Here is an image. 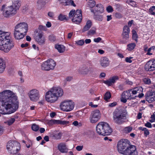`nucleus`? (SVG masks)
Instances as JSON below:
<instances>
[{
    "label": "nucleus",
    "mask_w": 155,
    "mask_h": 155,
    "mask_svg": "<svg viewBox=\"0 0 155 155\" xmlns=\"http://www.w3.org/2000/svg\"><path fill=\"white\" fill-rule=\"evenodd\" d=\"M2 97L0 109L2 114H10L15 112L18 107V102L17 97L11 91L6 90L0 94Z\"/></svg>",
    "instance_id": "nucleus-1"
},
{
    "label": "nucleus",
    "mask_w": 155,
    "mask_h": 155,
    "mask_svg": "<svg viewBox=\"0 0 155 155\" xmlns=\"http://www.w3.org/2000/svg\"><path fill=\"white\" fill-rule=\"evenodd\" d=\"M11 33L0 31V50L8 52L14 46L13 41L11 40Z\"/></svg>",
    "instance_id": "nucleus-2"
},
{
    "label": "nucleus",
    "mask_w": 155,
    "mask_h": 155,
    "mask_svg": "<svg viewBox=\"0 0 155 155\" xmlns=\"http://www.w3.org/2000/svg\"><path fill=\"white\" fill-rule=\"evenodd\" d=\"M63 94V90L59 87H53L45 94V99L48 102L54 103Z\"/></svg>",
    "instance_id": "nucleus-3"
},
{
    "label": "nucleus",
    "mask_w": 155,
    "mask_h": 155,
    "mask_svg": "<svg viewBox=\"0 0 155 155\" xmlns=\"http://www.w3.org/2000/svg\"><path fill=\"white\" fill-rule=\"evenodd\" d=\"M21 4L18 1L14 2L13 5L5 8V5H3L2 8L3 11V15L6 18H8L13 15L16 13L17 10L19 9Z\"/></svg>",
    "instance_id": "nucleus-4"
},
{
    "label": "nucleus",
    "mask_w": 155,
    "mask_h": 155,
    "mask_svg": "<svg viewBox=\"0 0 155 155\" xmlns=\"http://www.w3.org/2000/svg\"><path fill=\"white\" fill-rule=\"evenodd\" d=\"M96 130L99 135L104 136L110 135L112 132L109 124L104 122H100L97 125Z\"/></svg>",
    "instance_id": "nucleus-5"
},
{
    "label": "nucleus",
    "mask_w": 155,
    "mask_h": 155,
    "mask_svg": "<svg viewBox=\"0 0 155 155\" xmlns=\"http://www.w3.org/2000/svg\"><path fill=\"white\" fill-rule=\"evenodd\" d=\"M127 114L126 110H115L113 113V119L114 122L121 124L125 122Z\"/></svg>",
    "instance_id": "nucleus-6"
},
{
    "label": "nucleus",
    "mask_w": 155,
    "mask_h": 155,
    "mask_svg": "<svg viewBox=\"0 0 155 155\" xmlns=\"http://www.w3.org/2000/svg\"><path fill=\"white\" fill-rule=\"evenodd\" d=\"M74 103L71 101H64L62 102L60 105V108L62 110L65 112H69L74 108Z\"/></svg>",
    "instance_id": "nucleus-7"
},
{
    "label": "nucleus",
    "mask_w": 155,
    "mask_h": 155,
    "mask_svg": "<svg viewBox=\"0 0 155 155\" xmlns=\"http://www.w3.org/2000/svg\"><path fill=\"white\" fill-rule=\"evenodd\" d=\"M130 141L126 139H122L119 141L117 144V148L118 152L123 154L124 149L126 148L129 147L130 145Z\"/></svg>",
    "instance_id": "nucleus-8"
},
{
    "label": "nucleus",
    "mask_w": 155,
    "mask_h": 155,
    "mask_svg": "<svg viewBox=\"0 0 155 155\" xmlns=\"http://www.w3.org/2000/svg\"><path fill=\"white\" fill-rule=\"evenodd\" d=\"M101 114L99 110H95L92 111L89 117L90 122L91 123H95L100 119Z\"/></svg>",
    "instance_id": "nucleus-9"
},
{
    "label": "nucleus",
    "mask_w": 155,
    "mask_h": 155,
    "mask_svg": "<svg viewBox=\"0 0 155 155\" xmlns=\"http://www.w3.org/2000/svg\"><path fill=\"white\" fill-rule=\"evenodd\" d=\"M28 95L30 100L33 101H36L40 97L39 91L36 89L30 90L28 93Z\"/></svg>",
    "instance_id": "nucleus-10"
},
{
    "label": "nucleus",
    "mask_w": 155,
    "mask_h": 155,
    "mask_svg": "<svg viewBox=\"0 0 155 155\" xmlns=\"http://www.w3.org/2000/svg\"><path fill=\"white\" fill-rule=\"evenodd\" d=\"M82 12L81 9L76 10L72 21L73 22L77 24H79L82 20Z\"/></svg>",
    "instance_id": "nucleus-11"
},
{
    "label": "nucleus",
    "mask_w": 155,
    "mask_h": 155,
    "mask_svg": "<svg viewBox=\"0 0 155 155\" xmlns=\"http://www.w3.org/2000/svg\"><path fill=\"white\" fill-rule=\"evenodd\" d=\"M34 38L35 41L40 45H42L45 44V39L44 35V33L39 31L37 34L35 35Z\"/></svg>",
    "instance_id": "nucleus-12"
},
{
    "label": "nucleus",
    "mask_w": 155,
    "mask_h": 155,
    "mask_svg": "<svg viewBox=\"0 0 155 155\" xmlns=\"http://www.w3.org/2000/svg\"><path fill=\"white\" fill-rule=\"evenodd\" d=\"M28 25L25 22H22L18 24L15 27V28L20 31L25 35H26L28 31Z\"/></svg>",
    "instance_id": "nucleus-13"
},
{
    "label": "nucleus",
    "mask_w": 155,
    "mask_h": 155,
    "mask_svg": "<svg viewBox=\"0 0 155 155\" xmlns=\"http://www.w3.org/2000/svg\"><path fill=\"white\" fill-rule=\"evenodd\" d=\"M124 155H137L136 147L133 145H130L127 147L124 151Z\"/></svg>",
    "instance_id": "nucleus-14"
},
{
    "label": "nucleus",
    "mask_w": 155,
    "mask_h": 155,
    "mask_svg": "<svg viewBox=\"0 0 155 155\" xmlns=\"http://www.w3.org/2000/svg\"><path fill=\"white\" fill-rule=\"evenodd\" d=\"M56 62L51 59H49L43 63L41 66L43 68H54Z\"/></svg>",
    "instance_id": "nucleus-15"
},
{
    "label": "nucleus",
    "mask_w": 155,
    "mask_h": 155,
    "mask_svg": "<svg viewBox=\"0 0 155 155\" xmlns=\"http://www.w3.org/2000/svg\"><path fill=\"white\" fill-rule=\"evenodd\" d=\"M145 97L146 100L149 103L155 101V92L147 91Z\"/></svg>",
    "instance_id": "nucleus-16"
},
{
    "label": "nucleus",
    "mask_w": 155,
    "mask_h": 155,
    "mask_svg": "<svg viewBox=\"0 0 155 155\" xmlns=\"http://www.w3.org/2000/svg\"><path fill=\"white\" fill-rule=\"evenodd\" d=\"M14 36L15 39L17 40H20L24 38L26 35L22 32L15 28L14 31Z\"/></svg>",
    "instance_id": "nucleus-17"
},
{
    "label": "nucleus",
    "mask_w": 155,
    "mask_h": 155,
    "mask_svg": "<svg viewBox=\"0 0 155 155\" xmlns=\"http://www.w3.org/2000/svg\"><path fill=\"white\" fill-rule=\"evenodd\" d=\"M138 87L135 88L134 90L131 89L128 90V94L130 100L135 98L136 96H134V95L136 94L137 93H139L138 92Z\"/></svg>",
    "instance_id": "nucleus-18"
},
{
    "label": "nucleus",
    "mask_w": 155,
    "mask_h": 155,
    "mask_svg": "<svg viewBox=\"0 0 155 155\" xmlns=\"http://www.w3.org/2000/svg\"><path fill=\"white\" fill-rule=\"evenodd\" d=\"M110 62L108 58L106 57L101 58L100 60V63L103 67H106L108 66Z\"/></svg>",
    "instance_id": "nucleus-19"
},
{
    "label": "nucleus",
    "mask_w": 155,
    "mask_h": 155,
    "mask_svg": "<svg viewBox=\"0 0 155 155\" xmlns=\"http://www.w3.org/2000/svg\"><path fill=\"white\" fill-rule=\"evenodd\" d=\"M14 146L12 150H10V153H16L20 149V143L16 141H14Z\"/></svg>",
    "instance_id": "nucleus-20"
},
{
    "label": "nucleus",
    "mask_w": 155,
    "mask_h": 155,
    "mask_svg": "<svg viewBox=\"0 0 155 155\" xmlns=\"http://www.w3.org/2000/svg\"><path fill=\"white\" fill-rule=\"evenodd\" d=\"M91 12L94 13L95 12H99L102 13L104 11V7L101 4H97L94 9H91Z\"/></svg>",
    "instance_id": "nucleus-21"
},
{
    "label": "nucleus",
    "mask_w": 155,
    "mask_h": 155,
    "mask_svg": "<svg viewBox=\"0 0 155 155\" xmlns=\"http://www.w3.org/2000/svg\"><path fill=\"white\" fill-rule=\"evenodd\" d=\"M118 77L117 76H114L112 77L109 80L106 81H103V82L108 86H111L113 83H114L115 82V81L118 80Z\"/></svg>",
    "instance_id": "nucleus-22"
},
{
    "label": "nucleus",
    "mask_w": 155,
    "mask_h": 155,
    "mask_svg": "<svg viewBox=\"0 0 155 155\" xmlns=\"http://www.w3.org/2000/svg\"><path fill=\"white\" fill-rule=\"evenodd\" d=\"M127 100H130L128 90L123 92L120 98V101L124 103H125L127 101Z\"/></svg>",
    "instance_id": "nucleus-23"
},
{
    "label": "nucleus",
    "mask_w": 155,
    "mask_h": 155,
    "mask_svg": "<svg viewBox=\"0 0 155 155\" xmlns=\"http://www.w3.org/2000/svg\"><path fill=\"white\" fill-rule=\"evenodd\" d=\"M58 148L61 153H67L68 152V149L66 147V145L65 143H61L59 144L58 146Z\"/></svg>",
    "instance_id": "nucleus-24"
},
{
    "label": "nucleus",
    "mask_w": 155,
    "mask_h": 155,
    "mask_svg": "<svg viewBox=\"0 0 155 155\" xmlns=\"http://www.w3.org/2000/svg\"><path fill=\"white\" fill-rule=\"evenodd\" d=\"M129 33H123L122 34V39L120 41L119 43L121 44H126L129 38Z\"/></svg>",
    "instance_id": "nucleus-25"
},
{
    "label": "nucleus",
    "mask_w": 155,
    "mask_h": 155,
    "mask_svg": "<svg viewBox=\"0 0 155 155\" xmlns=\"http://www.w3.org/2000/svg\"><path fill=\"white\" fill-rule=\"evenodd\" d=\"M144 68H155V60H150L145 65Z\"/></svg>",
    "instance_id": "nucleus-26"
},
{
    "label": "nucleus",
    "mask_w": 155,
    "mask_h": 155,
    "mask_svg": "<svg viewBox=\"0 0 155 155\" xmlns=\"http://www.w3.org/2000/svg\"><path fill=\"white\" fill-rule=\"evenodd\" d=\"M92 25V22L90 20H88L86 22V25L84 27L82 31L83 32L88 30Z\"/></svg>",
    "instance_id": "nucleus-27"
},
{
    "label": "nucleus",
    "mask_w": 155,
    "mask_h": 155,
    "mask_svg": "<svg viewBox=\"0 0 155 155\" xmlns=\"http://www.w3.org/2000/svg\"><path fill=\"white\" fill-rule=\"evenodd\" d=\"M55 48L57 49L58 51L60 53H63L65 51V48L64 46L61 45H56L55 46Z\"/></svg>",
    "instance_id": "nucleus-28"
},
{
    "label": "nucleus",
    "mask_w": 155,
    "mask_h": 155,
    "mask_svg": "<svg viewBox=\"0 0 155 155\" xmlns=\"http://www.w3.org/2000/svg\"><path fill=\"white\" fill-rule=\"evenodd\" d=\"M136 46L135 43H132L128 44L127 45V50L129 51H131L134 49Z\"/></svg>",
    "instance_id": "nucleus-29"
},
{
    "label": "nucleus",
    "mask_w": 155,
    "mask_h": 155,
    "mask_svg": "<svg viewBox=\"0 0 155 155\" xmlns=\"http://www.w3.org/2000/svg\"><path fill=\"white\" fill-rule=\"evenodd\" d=\"M14 141L13 142L9 141L8 142L7 145V149L9 152H10V150H12L14 146Z\"/></svg>",
    "instance_id": "nucleus-30"
},
{
    "label": "nucleus",
    "mask_w": 155,
    "mask_h": 155,
    "mask_svg": "<svg viewBox=\"0 0 155 155\" xmlns=\"http://www.w3.org/2000/svg\"><path fill=\"white\" fill-rule=\"evenodd\" d=\"M94 18L96 21H102L103 19V16L102 15H94Z\"/></svg>",
    "instance_id": "nucleus-31"
},
{
    "label": "nucleus",
    "mask_w": 155,
    "mask_h": 155,
    "mask_svg": "<svg viewBox=\"0 0 155 155\" xmlns=\"http://www.w3.org/2000/svg\"><path fill=\"white\" fill-rule=\"evenodd\" d=\"M69 0H58L60 3L64 6L69 5Z\"/></svg>",
    "instance_id": "nucleus-32"
},
{
    "label": "nucleus",
    "mask_w": 155,
    "mask_h": 155,
    "mask_svg": "<svg viewBox=\"0 0 155 155\" xmlns=\"http://www.w3.org/2000/svg\"><path fill=\"white\" fill-rule=\"evenodd\" d=\"M123 33H130V29L127 25H125L123 28Z\"/></svg>",
    "instance_id": "nucleus-33"
},
{
    "label": "nucleus",
    "mask_w": 155,
    "mask_h": 155,
    "mask_svg": "<svg viewBox=\"0 0 155 155\" xmlns=\"http://www.w3.org/2000/svg\"><path fill=\"white\" fill-rule=\"evenodd\" d=\"M96 29L95 28H92L88 32L87 34L88 35H92L96 34Z\"/></svg>",
    "instance_id": "nucleus-34"
},
{
    "label": "nucleus",
    "mask_w": 155,
    "mask_h": 155,
    "mask_svg": "<svg viewBox=\"0 0 155 155\" xmlns=\"http://www.w3.org/2000/svg\"><path fill=\"white\" fill-rule=\"evenodd\" d=\"M132 38L135 41H137L138 37L136 31L135 30L132 31Z\"/></svg>",
    "instance_id": "nucleus-35"
},
{
    "label": "nucleus",
    "mask_w": 155,
    "mask_h": 155,
    "mask_svg": "<svg viewBox=\"0 0 155 155\" xmlns=\"http://www.w3.org/2000/svg\"><path fill=\"white\" fill-rule=\"evenodd\" d=\"M6 64L5 60L0 58V68H5Z\"/></svg>",
    "instance_id": "nucleus-36"
},
{
    "label": "nucleus",
    "mask_w": 155,
    "mask_h": 155,
    "mask_svg": "<svg viewBox=\"0 0 155 155\" xmlns=\"http://www.w3.org/2000/svg\"><path fill=\"white\" fill-rule=\"evenodd\" d=\"M15 121V119L14 118H11L5 123L8 125H10L13 124Z\"/></svg>",
    "instance_id": "nucleus-37"
},
{
    "label": "nucleus",
    "mask_w": 155,
    "mask_h": 155,
    "mask_svg": "<svg viewBox=\"0 0 155 155\" xmlns=\"http://www.w3.org/2000/svg\"><path fill=\"white\" fill-rule=\"evenodd\" d=\"M155 10V6H152L151 7H150L149 10V12L150 14L155 15V12H153Z\"/></svg>",
    "instance_id": "nucleus-38"
},
{
    "label": "nucleus",
    "mask_w": 155,
    "mask_h": 155,
    "mask_svg": "<svg viewBox=\"0 0 155 155\" xmlns=\"http://www.w3.org/2000/svg\"><path fill=\"white\" fill-rule=\"evenodd\" d=\"M58 19L61 21H63L64 20H67L68 19L67 18L66 16L65 15H63L61 14H60L58 16Z\"/></svg>",
    "instance_id": "nucleus-39"
},
{
    "label": "nucleus",
    "mask_w": 155,
    "mask_h": 155,
    "mask_svg": "<svg viewBox=\"0 0 155 155\" xmlns=\"http://www.w3.org/2000/svg\"><path fill=\"white\" fill-rule=\"evenodd\" d=\"M58 121V124L63 125H66L68 124H70V123H71V122H69V121L62 120H59Z\"/></svg>",
    "instance_id": "nucleus-40"
},
{
    "label": "nucleus",
    "mask_w": 155,
    "mask_h": 155,
    "mask_svg": "<svg viewBox=\"0 0 155 155\" xmlns=\"http://www.w3.org/2000/svg\"><path fill=\"white\" fill-rule=\"evenodd\" d=\"M111 97L110 93L109 92H107L105 94L104 99L105 101H107Z\"/></svg>",
    "instance_id": "nucleus-41"
},
{
    "label": "nucleus",
    "mask_w": 155,
    "mask_h": 155,
    "mask_svg": "<svg viewBox=\"0 0 155 155\" xmlns=\"http://www.w3.org/2000/svg\"><path fill=\"white\" fill-rule=\"evenodd\" d=\"M31 128L33 131H37L38 130L39 127L38 125L35 124H33Z\"/></svg>",
    "instance_id": "nucleus-42"
},
{
    "label": "nucleus",
    "mask_w": 155,
    "mask_h": 155,
    "mask_svg": "<svg viewBox=\"0 0 155 155\" xmlns=\"http://www.w3.org/2000/svg\"><path fill=\"white\" fill-rule=\"evenodd\" d=\"M132 130V128L130 126L125 127L124 129V131L125 133H127L130 132Z\"/></svg>",
    "instance_id": "nucleus-43"
},
{
    "label": "nucleus",
    "mask_w": 155,
    "mask_h": 155,
    "mask_svg": "<svg viewBox=\"0 0 155 155\" xmlns=\"http://www.w3.org/2000/svg\"><path fill=\"white\" fill-rule=\"evenodd\" d=\"M48 39L51 41L54 42L56 41V37L54 35H52L49 36Z\"/></svg>",
    "instance_id": "nucleus-44"
},
{
    "label": "nucleus",
    "mask_w": 155,
    "mask_h": 155,
    "mask_svg": "<svg viewBox=\"0 0 155 155\" xmlns=\"http://www.w3.org/2000/svg\"><path fill=\"white\" fill-rule=\"evenodd\" d=\"M75 43L78 45L82 46L84 43V41L83 39L75 41Z\"/></svg>",
    "instance_id": "nucleus-45"
},
{
    "label": "nucleus",
    "mask_w": 155,
    "mask_h": 155,
    "mask_svg": "<svg viewBox=\"0 0 155 155\" xmlns=\"http://www.w3.org/2000/svg\"><path fill=\"white\" fill-rule=\"evenodd\" d=\"M79 71H80V73L81 74H84L87 73L88 71L86 68H80L79 70Z\"/></svg>",
    "instance_id": "nucleus-46"
},
{
    "label": "nucleus",
    "mask_w": 155,
    "mask_h": 155,
    "mask_svg": "<svg viewBox=\"0 0 155 155\" xmlns=\"http://www.w3.org/2000/svg\"><path fill=\"white\" fill-rule=\"evenodd\" d=\"M61 133H59L57 134H54L53 136L55 139L57 140H59L61 138Z\"/></svg>",
    "instance_id": "nucleus-47"
},
{
    "label": "nucleus",
    "mask_w": 155,
    "mask_h": 155,
    "mask_svg": "<svg viewBox=\"0 0 155 155\" xmlns=\"http://www.w3.org/2000/svg\"><path fill=\"white\" fill-rule=\"evenodd\" d=\"M96 5V2L94 1H93L91 2H89L88 4L89 7L90 8H92L95 6Z\"/></svg>",
    "instance_id": "nucleus-48"
},
{
    "label": "nucleus",
    "mask_w": 155,
    "mask_h": 155,
    "mask_svg": "<svg viewBox=\"0 0 155 155\" xmlns=\"http://www.w3.org/2000/svg\"><path fill=\"white\" fill-rule=\"evenodd\" d=\"M106 10L108 12H111L113 11V8L110 5H109L107 7Z\"/></svg>",
    "instance_id": "nucleus-49"
},
{
    "label": "nucleus",
    "mask_w": 155,
    "mask_h": 155,
    "mask_svg": "<svg viewBox=\"0 0 155 155\" xmlns=\"http://www.w3.org/2000/svg\"><path fill=\"white\" fill-rule=\"evenodd\" d=\"M75 13V10H72L70 11L69 14V16L70 18L71 17H72L73 16H74V15Z\"/></svg>",
    "instance_id": "nucleus-50"
},
{
    "label": "nucleus",
    "mask_w": 155,
    "mask_h": 155,
    "mask_svg": "<svg viewBox=\"0 0 155 155\" xmlns=\"http://www.w3.org/2000/svg\"><path fill=\"white\" fill-rule=\"evenodd\" d=\"M143 81L145 83L147 84H149L151 83V81L150 79L148 78H145Z\"/></svg>",
    "instance_id": "nucleus-51"
},
{
    "label": "nucleus",
    "mask_w": 155,
    "mask_h": 155,
    "mask_svg": "<svg viewBox=\"0 0 155 155\" xmlns=\"http://www.w3.org/2000/svg\"><path fill=\"white\" fill-rule=\"evenodd\" d=\"M115 17L118 18H122V14L120 13L117 12L115 14Z\"/></svg>",
    "instance_id": "nucleus-52"
},
{
    "label": "nucleus",
    "mask_w": 155,
    "mask_h": 155,
    "mask_svg": "<svg viewBox=\"0 0 155 155\" xmlns=\"http://www.w3.org/2000/svg\"><path fill=\"white\" fill-rule=\"evenodd\" d=\"M72 124L75 126H77L78 125L79 126H80L81 125V124L80 123H79L77 121H74L72 123Z\"/></svg>",
    "instance_id": "nucleus-53"
},
{
    "label": "nucleus",
    "mask_w": 155,
    "mask_h": 155,
    "mask_svg": "<svg viewBox=\"0 0 155 155\" xmlns=\"http://www.w3.org/2000/svg\"><path fill=\"white\" fill-rule=\"evenodd\" d=\"M72 79V77H68L64 80V82H65L67 81H70Z\"/></svg>",
    "instance_id": "nucleus-54"
},
{
    "label": "nucleus",
    "mask_w": 155,
    "mask_h": 155,
    "mask_svg": "<svg viewBox=\"0 0 155 155\" xmlns=\"http://www.w3.org/2000/svg\"><path fill=\"white\" fill-rule=\"evenodd\" d=\"M37 4L40 5H44L45 4V3L42 0H38L37 2Z\"/></svg>",
    "instance_id": "nucleus-55"
},
{
    "label": "nucleus",
    "mask_w": 155,
    "mask_h": 155,
    "mask_svg": "<svg viewBox=\"0 0 155 155\" xmlns=\"http://www.w3.org/2000/svg\"><path fill=\"white\" fill-rule=\"evenodd\" d=\"M38 28L41 30L45 31L46 29V28L45 26L40 25L39 26Z\"/></svg>",
    "instance_id": "nucleus-56"
},
{
    "label": "nucleus",
    "mask_w": 155,
    "mask_h": 155,
    "mask_svg": "<svg viewBox=\"0 0 155 155\" xmlns=\"http://www.w3.org/2000/svg\"><path fill=\"white\" fill-rule=\"evenodd\" d=\"M133 58L130 57V58H128L127 57H126L125 59V61L127 62H128L129 63H131L132 62V61L131 60V58Z\"/></svg>",
    "instance_id": "nucleus-57"
},
{
    "label": "nucleus",
    "mask_w": 155,
    "mask_h": 155,
    "mask_svg": "<svg viewBox=\"0 0 155 155\" xmlns=\"http://www.w3.org/2000/svg\"><path fill=\"white\" fill-rule=\"evenodd\" d=\"M102 39L100 37H98L97 38H95L94 39V41L95 42L98 43Z\"/></svg>",
    "instance_id": "nucleus-58"
},
{
    "label": "nucleus",
    "mask_w": 155,
    "mask_h": 155,
    "mask_svg": "<svg viewBox=\"0 0 155 155\" xmlns=\"http://www.w3.org/2000/svg\"><path fill=\"white\" fill-rule=\"evenodd\" d=\"M69 3H70L69 5L73 6L74 7L76 6V5L74 3V2L72 0H69Z\"/></svg>",
    "instance_id": "nucleus-59"
},
{
    "label": "nucleus",
    "mask_w": 155,
    "mask_h": 155,
    "mask_svg": "<svg viewBox=\"0 0 155 155\" xmlns=\"http://www.w3.org/2000/svg\"><path fill=\"white\" fill-rule=\"evenodd\" d=\"M144 130L143 131H144V134L146 135V136L148 135L149 134V132L148 130L146 128H144Z\"/></svg>",
    "instance_id": "nucleus-60"
},
{
    "label": "nucleus",
    "mask_w": 155,
    "mask_h": 155,
    "mask_svg": "<svg viewBox=\"0 0 155 155\" xmlns=\"http://www.w3.org/2000/svg\"><path fill=\"white\" fill-rule=\"evenodd\" d=\"M83 148V146H77L76 147V149L78 151H80L82 150Z\"/></svg>",
    "instance_id": "nucleus-61"
},
{
    "label": "nucleus",
    "mask_w": 155,
    "mask_h": 155,
    "mask_svg": "<svg viewBox=\"0 0 155 155\" xmlns=\"http://www.w3.org/2000/svg\"><path fill=\"white\" fill-rule=\"evenodd\" d=\"M129 5L132 6L133 7H135L137 5V4L136 2L132 0L131 1V2L130 4Z\"/></svg>",
    "instance_id": "nucleus-62"
},
{
    "label": "nucleus",
    "mask_w": 155,
    "mask_h": 155,
    "mask_svg": "<svg viewBox=\"0 0 155 155\" xmlns=\"http://www.w3.org/2000/svg\"><path fill=\"white\" fill-rule=\"evenodd\" d=\"M145 126L149 128H151L152 126L151 124L149 122H147L145 124Z\"/></svg>",
    "instance_id": "nucleus-63"
},
{
    "label": "nucleus",
    "mask_w": 155,
    "mask_h": 155,
    "mask_svg": "<svg viewBox=\"0 0 155 155\" xmlns=\"http://www.w3.org/2000/svg\"><path fill=\"white\" fill-rule=\"evenodd\" d=\"M134 21L133 20H131L128 21V27H130L132 26V25Z\"/></svg>",
    "instance_id": "nucleus-64"
}]
</instances>
